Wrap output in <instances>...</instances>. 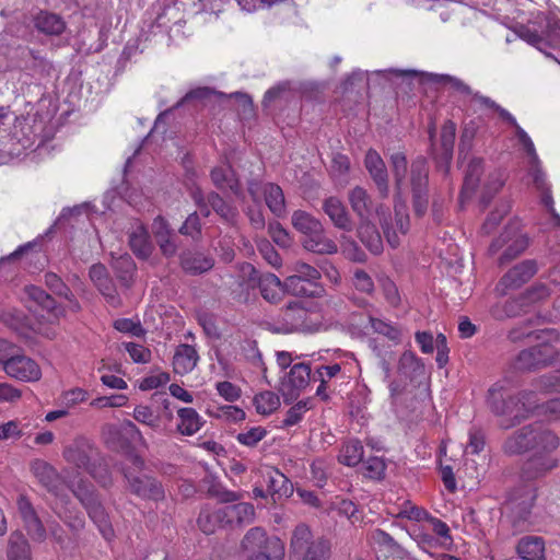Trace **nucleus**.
Wrapping results in <instances>:
<instances>
[{
  "instance_id": "28",
  "label": "nucleus",
  "mask_w": 560,
  "mask_h": 560,
  "mask_svg": "<svg viewBox=\"0 0 560 560\" xmlns=\"http://www.w3.org/2000/svg\"><path fill=\"white\" fill-rule=\"evenodd\" d=\"M258 288L264 300L273 304L279 303L285 294L284 281L270 272L259 276Z\"/></svg>"
},
{
  "instance_id": "17",
  "label": "nucleus",
  "mask_w": 560,
  "mask_h": 560,
  "mask_svg": "<svg viewBox=\"0 0 560 560\" xmlns=\"http://www.w3.org/2000/svg\"><path fill=\"white\" fill-rule=\"evenodd\" d=\"M322 209L332 225L341 231L351 232L354 228L351 215L345 203L336 196L323 200Z\"/></svg>"
},
{
  "instance_id": "40",
  "label": "nucleus",
  "mask_w": 560,
  "mask_h": 560,
  "mask_svg": "<svg viewBox=\"0 0 560 560\" xmlns=\"http://www.w3.org/2000/svg\"><path fill=\"white\" fill-rule=\"evenodd\" d=\"M501 119L514 128L515 136L520 144L523 147V149L529 156V161L532 160L533 162H538V155L536 153V149L532 139L529 138L527 132L517 124L515 117L508 110H502Z\"/></svg>"
},
{
  "instance_id": "4",
  "label": "nucleus",
  "mask_w": 560,
  "mask_h": 560,
  "mask_svg": "<svg viewBox=\"0 0 560 560\" xmlns=\"http://www.w3.org/2000/svg\"><path fill=\"white\" fill-rule=\"evenodd\" d=\"M144 459L133 453L128 454L124 463L116 464L122 474L127 489L132 494L147 500H163L165 492L162 483L144 472Z\"/></svg>"
},
{
  "instance_id": "47",
  "label": "nucleus",
  "mask_w": 560,
  "mask_h": 560,
  "mask_svg": "<svg viewBox=\"0 0 560 560\" xmlns=\"http://www.w3.org/2000/svg\"><path fill=\"white\" fill-rule=\"evenodd\" d=\"M25 299L33 301L35 304L40 306L48 312H52L57 315V307L55 300L46 293L42 288L37 285H26L23 290Z\"/></svg>"
},
{
  "instance_id": "16",
  "label": "nucleus",
  "mask_w": 560,
  "mask_h": 560,
  "mask_svg": "<svg viewBox=\"0 0 560 560\" xmlns=\"http://www.w3.org/2000/svg\"><path fill=\"white\" fill-rule=\"evenodd\" d=\"M16 505L28 536L34 541L43 542L47 537V532L30 499L25 495H20Z\"/></svg>"
},
{
  "instance_id": "7",
  "label": "nucleus",
  "mask_w": 560,
  "mask_h": 560,
  "mask_svg": "<svg viewBox=\"0 0 560 560\" xmlns=\"http://www.w3.org/2000/svg\"><path fill=\"white\" fill-rule=\"evenodd\" d=\"M539 343L521 350L513 361V365L517 371H536L547 368L556 362L557 350L552 347L548 336Z\"/></svg>"
},
{
  "instance_id": "43",
  "label": "nucleus",
  "mask_w": 560,
  "mask_h": 560,
  "mask_svg": "<svg viewBox=\"0 0 560 560\" xmlns=\"http://www.w3.org/2000/svg\"><path fill=\"white\" fill-rule=\"evenodd\" d=\"M208 202L211 209L220 215L222 220L230 224H234L238 217L237 209L228 203L218 192L208 194Z\"/></svg>"
},
{
  "instance_id": "8",
  "label": "nucleus",
  "mask_w": 560,
  "mask_h": 560,
  "mask_svg": "<svg viewBox=\"0 0 560 560\" xmlns=\"http://www.w3.org/2000/svg\"><path fill=\"white\" fill-rule=\"evenodd\" d=\"M73 493L85 508L90 518L98 527L103 537L105 539H110L113 536V529L108 522V516L102 506L93 487L80 483L73 490Z\"/></svg>"
},
{
  "instance_id": "23",
  "label": "nucleus",
  "mask_w": 560,
  "mask_h": 560,
  "mask_svg": "<svg viewBox=\"0 0 560 560\" xmlns=\"http://www.w3.org/2000/svg\"><path fill=\"white\" fill-rule=\"evenodd\" d=\"M31 470L43 487L50 493L59 495L60 477L50 464L43 459H35L31 464Z\"/></svg>"
},
{
  "instance_id": "10",
  "label": "nucleus",
  "mask_w": 560,
  "mask_h": 560,
  "mask_svg": "<svg viewBox=\"0 0 560 560\" xmlns=\"http://www.w3.org/2000/svg\"><path fill=\"white\" fill-rule=\"evenodd\" d=\"M528 246V238L512 230H505L498 238H495L490 247L489 253L495 255L503 249L499 264L504 265L518 257Z\"/></svg>"
},
{
  "instance_id": "32",
  "label": "nucleus",
  "mask_w": 560,
  "mask_h": 560,
  "mask_svg": "<svg viewBox=\"0 0 560 560\" xmlns=\"http://www.w3.org/2000/svg\"><path fill=\"white\" fill-rule=\"evenodd\" d=\"M178 423L177 431L182 435L191 436L196 434L205 424L202 417L190 407L179 408L177 410Z\"/></svg>"
},
{
  "instance_id": "61",
  "label": "nucleus",
  "mask_w": 560,
  "mask_h": 560,
  "mask_svg": "<svg viewBox=\"0 0 560 560\" xmlns=\"http://www.w3.org/2000/svg\"><path fill=\"white\" fill-rule=\"evenodd\" d=\"M57 515L72 529L80 530L84 527V518L78 513H72L68 509H59L58 503L54 508Z\"/></svg>"
},
{
  "instance_id": "33",
  "label": "nucleus",
  "mask_w": 560,
  "mask_h": 560,
  "mask_svg": "<svg viewBox=\"0 0 560 560\" xmlns=\"http://www.w3.org/2000/svg\"><path fill=\"white\" fill-rule=\"evenodd\" d=\"M348 200L352 211L360 220L369 219L372 214V199L368 191L360 186H355L348 194Z\"/></svg>"
},
{
  "instance_id": "56",
  "label": "nucleus",
  "mask_w": 560,
  "mask_h": 560,
  "mask_svg": "<svg viewBox=\"0 0 560 560\" xmlns=\"http://www.w3.org/2000/svg\"><path fill=\"white\" fill-rule=\"evenodd\" d=\"M85 471H88L103 487H108L113 483L112 474L108 467L101 462L97 463L96 459Z\"/></svg>"
},
{
  "instance_id": "55",
  "label": "nucleus",
  "mask_w": 560,
  "mask_h": 560,
  "mask_svg": "<svg viewBox=\"0 0 560 560\" xmlns=\"http://www.w3.org/2000/svg\"><path fill=\"white\" fill-rule=\"evenodd\" d=\"M304 282L295 276H289L284 280V293H290L295 296H311L313 292L306 287Z\"/></svg>"
},
{
  "instance_id": "14",
  "label": "nucleus",
  "mask_w": 560,
  "mask_h": 560,
  "mask_svg": "<svg viewBox=\"0 0 560 560\" xmlns=\"http://www.w3.org/2000/svg\"><path fill=\"white\" fill-rule=\"evenodd\" d=\"M308 312L300 302H289L277 315V331L290 334L296 330H304L308 327L306 319Z\"/></svg>"
},
{
  "instance_id": "35",
  "label": "nucleus",
  "mask_w": 560,
  "mask_h": 560,
  "mask_svg": "<svg viewBox=\"0 0 560 560\" xmlns=\"http://www.w3.org/2000/svg\"><path fill=\"white\" fill-rule=\"evenodd\" d=\"M341 372V366L338 363H334L330 365H322L315 370L313 373V381L319 382V385L316 389V396L322 400H328V384L329 382L336 377Z\"/></svg>"
},
{
  "instance_id": "52",
  "label": "nucleus",
  "mask_w": 560,
  "mask_h": 560,
  "mask_svg": "<svg viewBox=\"0 0 560 560\" xmlns=\"http://www.w3.org/2000/svg\"><path fill=\"white\" fill-rule=\"evenodd\" d=\"M267 435V430L262 427H253L242 431L236 435V441L247 447H255Z\"/></svg>"
},
{
  "instance_id": "42",
  "label": "nucleus",
  "mask_w": 560,
  "mask_h": 560,
  "mask_svg": "<svg viewBox=\"0 0 560 560\" xmlns=\"http://www.w3.org/2000/svg\"><path fill=\"white\" fill-rule=\"evenodd\" d=\"M398 373L404 378L413 381L424 373V365L412 352L406 351L399 359Z\"/></svg>"
},
{
  "instance_id": "1",
  "label": "nucleus",
  "mask_w": 560,
  "mask_h": 560,
  "mask_svg": "<svg viewBox=\"0 0 560 560\" xmlns=\"http://www.w3.org/2000/svg\"><path fill=\"white\" fill-rule=\"evenodd\" d=\"M390 165L396 189L394 199L396 229L390 223L387 209L382 205L375 208V212L380 219L386 241L395 248L400 243L398 233L405 235L410 225L407 205L402 197L407 172L409 171L413 212L417 217L421 218L427 213L429 207V165L423 156H417L408 168L407 158L402 152L392 154Z\"/></svg>"
},
{
  "instance_id": "48",
  "label": "nucleus",
  "mask_w": 560,
  "mask_h": 560,
  "mask_svg": "<svg viewBox=\"0 0 560 560\" xmlns=\"http://www.w3.org/2000/svg\"><path fill=\"white\" fill-rule=\"evenodd\" d=\"M363 445L359 440H350L342 446L339 462L349 467L357 466L363 458Z\"/></svg>"
},
{
  "instance_id": "39",
  "label": "nucleus",
  "mask_w": 560,
  "mask_h": 560,
  "mask_svg": "<svg viewBox=\"0 0 560 560\" xmlns=\"http://www.w3.org/2000/svg\"><path fill=\"white\" fill-rule=\"evenodd\" d=\"M501 119L514 128L515 136L520 144L523 147V149L529 156V161L532 160L533 162H538V155L536 153V149L532 139L529 138L527 132L517 124L515 117L508 110H502Z\"/></svg>"
},
{
  "instance_id": "6",
  "label": "nucleus",
  "mask_w": 560,
  "mask_h": 560,
  "mask_svg": "<svg viewBox=\"0 0 560 560\" xmlns=\"http://www.w3.org/2000/svg\"><path fill=\"white\" fill-rule=\"evenodd\" d=\"M242 548L252 553L247 560H269L284 555L280 538L269 537L262 527L250 528L242 540Z\"/></svg>"
},
{
  "instance_id": "3",
  "label": "nucleus",
  "mask_w": 560,
  "mask_h": 560,
  "mask_svg": "<svg viewBox=\"0 0 560 560\" xmlns=\"http://www.w3.org/2000/svg\"><path fill=\"white\" fill-rule=\"evenodd\" d=\"M487 404L491 412L499 417V427L512 429L527 420L539 407L536 390L524 389L512 394L504 382L494 383L488 390Z\"/></svg>"
},
{
  "instance_id": "27",
  "label": "nucleus",
  "mask_w": 560,
  "mask_h": 560,
  "mask_svg": "<svg viewBox=\"0 0 560 560\" xmlns=\"http://www.w3.org/2000/svg\"><path fill=\"white\" fill-rule=\"evenodd\" d=\"M34 27L45 35L58 36L66 30L63 19L49 11H39L33 19Z\"/></svg>"
},
{
  "instance_id": "49",
  "label": "nucleus",
  "mask_w": 560,
  "mask_h": 560,
  "mask_svg": "<svg viewBox=\"0 0 560 560\" xmlns=\"http://www.w3.org/2000/svg\"><path fill=\"white\" fill-rule=\"evenodd\" d=\"M373 539L387 548L392 556L397 557L400 560H417L411 557L401 546H399L394 538L382 529H377L373 534Z\"/></svg>"
},
{
  "instance_id": "37",
  "label": "nucleus",
  "mask_w": 560,
  "mask_h": 560,
  "mask_svg": "<svg viewBox=\"0 0 560 560\" xmlns=\"http://www.w3.org/2000/svg\"><path fill=\"white\" fill-rule=\"evenodd\" d=\"M112 267L121 284L129 288L133 282L136 271V264L131 256L125 253L115 257L112 254Z\"/></svg>"
},
{
  "instance_id": "46",
  "label": "nucleus",
  "mask_w": 560,
  "mask_h": 560,
  "mask_svg": "<svg viewBox=\"0 0 560 560\" xmlns=\"http://www.w3.org/2000/svg\"><path fill=\"white\" fill-rule=\"evenodd\" d=\"M199 528L207 535L213 534L218 528H223L219 506L205 508L201 510L198 520Z\"/></svg>"
},
{
  "instance_id": "13",
  "label": "nucleus",
  "mask_w": 560,
  "mask_h": 560,
  "mask_svg": "<svg viewBox=\"0 0 560 560\" xmlns=\"http://www.w3.org/2000/svg\"><path fill=\"white\" fill-rule=\"evenodd\" d=\"M3 371L11 378L25 383L38 382L42 378V369L38 363L20 351L15 352Z\"/></svg>"
},
{
  "instance_id": "30",
  "label": "nucleus",
  "mask_w": 560,
  "mask_h": 560,
  "mask_svg": "<svg viewBox=\"0 0 560 560\" xmlns=\"http://www.w3.org/2000/svg\"><path fill=\"white\" fill-rule=\"evenodd\" d=\"M129 246L132 253L140 259H147L152 254L153 245L147 229L142 224H137L132 228L129 234Z\"/></svg>"
},
{
  "instance_id": "20",
  "label": "nucleus",
  "mask_w": 560,
  "mask_h": 560,
  "mask_svg": "<svg viewBox=\"0 0 560 560\" xmlns=\"http://www.w3.org/2000/svg\"><path fill=\"white\" fill-rule=\"evenodd\" d=\"M223 526L248 524L255 517V510L250 503L241 502L231 505L219 506Z\"/></svg>"
},
{
  "instance_id": "21",
  "label": "nucleus",
  "mask_w": 560,
  "mask_h": 560,
  "mask_svg": "<svg viewBox=\"0 0 560 560\" xmlns=\"http://www.w3.org/2000/svg\"><path fill=\"white\" fill-rule=\"evenodd\" d=\"M302 245L306 250L320 255H332L338 252L336 242L327 236L323 223L316 232L302 238Z\"/></svg>"
},
{
  "instance_id": "57",
  "label": "nucleus",
  "mask_w": 560,
  "mask_h": 560,
  "mask_svg": "<svg viewBox=\"0 0 560 560\" xmlns=\"http://www.w3.org/2000/svg\"><path fill=\"white\" fill-rule=\"evenodd\" d=\"M550 295V290L545 284H534L521 296L527 306L544 301Z\"/></svg>"
},
{
  "instance_id": "41",
  "label": "nucleus",
  "mask_w": 560,
  "mask_h": 560,
  "mask_svg": "<svg viewBox=\"0 0 560 560\" xmlns=\"http://www.w3.org/2000/svg\"><path fill=\"white\" fill-rule=\"evenodd\" d=\"M266 482L272 494L289 497L293 492L292 482L277 468H269L267 470Z\"/></svg>"
},
{
  "instance_id": "54",
  "label": "nucleus",
  "mask_w": 560,
  "mask_h": 560,
  "mask_svg": "<svg viewBox=\"0 0 560 560\" xmlns=\"http://www.w3.org/2000/svg\"><path fill=\"white\" fill-rule=\"evenodd\" d=\"M505 176L501 171H494L489 174L488 180L485 184V194L482 196L483 202H489L491 197L498 192L504 185Z\"/></svg>"
},
{
  "instance_id": "60",
  "label": "nucleus",
  "mask_w": 560,
  "mask_h": 560,
  "mask_svg": "<svg viewBox=\"0 0 560 560\" xmlns=\"http://www.w3.org/2000/svg\"><path fill=\"white\" fill-rule=\"evenodd\" d=\"M133 418L142 423L145 424L152 429H155L159 427V416L154 415L153 410L143 405H139L133 409Z\"/></svg>"
},
{
  "instance_id": "62",
  "label": "nucleus",
  "mask_w": 560,
  "mask_h": 560,
  "mask_svg": "<svg viewBox=\"0 0 560 560\" xmlns=\"http://www.w3.org/2000/svg\"><path fill=\"white\" fill-rule=\"evenodd\" d=\"M122 347L135 363H148L151 360V351L141 345L124 342Z\"/></svg>"
},
{
  "instance_id": "58",
  "label": "nucleus",
  "mask_w": 560,
  "mask_h": 560,
  "mask_svg": "<svg viewBox=\"0 0 560 560\" xmlns=\"http://www.w3.org/2000/svg\"><path fill=\"white\" fill-rule=\"evenodd\" d=\"M114 327L120 332L129 334L135 337H142L145 334V330L141 326L140 322H136L131 318H119L114 322Z\"/></svg>"
},
{
  "instance_id": "38",
  "label": "nucleus",
  "mask_w": 560,
  "mask_h": 560,
  "mask_svg": "<svg viewBox=\"0 0 560 560\" xmlns=\"http://www.w3.org/2000/svg\"><path fill=\"white\" fill-rule=\"evenodd\" d=\"M483 172V160L479 158L472 159L467 167L463 189L462 198H469L478 188L480 183V176Z\"/></svg>"
},
{
  "instance_id": "64",
  "label": "nucleus",
  "mask_w": 560,
  "mask_h": 560,
  "mask_svg": "<svg viewBox=\"0 0 560 560\" xmlns=\"http://www.w3.org/2000/svg\"><path fill=\"white\" fill-rule=\"evenodd\" d=\"M534 385L540 392L556 393L560 390V377L555 374L542 375L535 381Z\"/></svg>"
},
{
  "instance_id": "26",
  "label": "nucleus",
  "mask_w": 560,
  "mask_h": 560,
  "mask_svg": "<svg viewBox=\"0 0 560 560\" xmlns=\"http://www.w3.org/2000/svg\"><path fill=\"white\" fill-rule=\"evenodd\" d=\"M198 352L194 346L182 343L176 347L173 357V369L176 374L186 375L197 365Z\"/></svg>"
},
{
  "instance_id": "12",
  "label": "nucleus",
  "mask_w": 560,
  "mask_h": 560,
  "mask_svg": "<svg viewBox=\"0 0 560 560\" xmlns=\"http://www.w3.org/2000/svg\"><path fill=\"white\" fill-rule=\"evenodd\" d=\"M311 381H313L311 366L306 363L294 364L280 384V392L284 400L296 399Z\"/></svg>"
},
{
  "instance_id": "34",
  "label": "nucleus",
  "mask_w": 560,
  "mask_h": 560,
  "mask_svg": "<svg viewBox=\"0 0 560 560\" xmlns=\"http://www.w3.org/2000/svg\"><path fill=\"white\" fill-rule=\"evenodd\" d=\"M7 558L8 560H32L31 545L22 532L14 530L10 534Z\"/></svg>"
},
{
  "instance_id": "18",
  "label": "nucleus",
  "mask_w": 560,
  "mask_h": 560,
  "mask_svg": "<svg viewBox=\"0 0 560 560\" xmlns=\"http://www.w3.org/2000/svg\"><path fill=\"white\" fill-rule=\"evenodd\" d=\"M364 165L375 183L382 198L389 195L388 173L381 155L373 149H370L364 159Z\"/></svg>"
},
{
  "instance_id": "44",
  "label": "nucleus",
  "mask_w": 560,
  "mask_h": 560,
  "mask_svg": "<svg viewBox=\"0 0 560 560\" xmlns=\"http://www.w3.org/2000/svg\"><path fill=\"white\" fill-rule=\"evenodd\" d=\"M266 205L277 217H281L285 211L284 195L279 185L269 183L264 188Z\"/></svg>"
},
{
  "instance_id": "63",
  "label": "nucleus",
  "mask_w": 560,
  "mask_h": 560,
  "mask_svg": "<svg viewBox=\"0 0 560 560\" xmlns=\"http://www.w3.org/2000/svg\"><path fill=\"white\" fill-rule=\"evenodd\" d=\"M365 476L371 479H381L385 475L386 465L381 457H370L364 463Z\"/></svg>"
},
{
  "instance_id": "36",
  "label": "nucleus",
  "mask_w": 560,
  "mask_h": 560,
  "mask_svg": "<svg viewBox=\"0 0 560 560\" xmlns=\"http://www.w3.org/2000/svg\"><path fill=\"white\" fill-rule=\"evenodd\" d=\"M358 236L373 254H380L383 250L382 237L376 226L370 221V218L360 220Z\"/></svg>"
},
{
  "instance_id": "22",
  "label": "nucleus",
  "mask_w": 560,
  "mask_h": 560,
  "mask_svg": "<svg viewBox=\"0 0 560 560\" xmlns=\"http://www.w3.org/2000/svg\"><path fill=\"white\" fill-rule=\"evenodd\" d=\"M182 269L191 276H197L211 270L214 259L201 252L187 250L179 256Z\"/></svg>"
},
{
  "instance_id": "5",
  "label": "nucleus",
  "mask_w": 560,
  "mask_h": 560,
  "mask_svg": "<svg viewBox=\"0 0 560 560\" xmlns=\"http://www.w3.org/2000/svg\"><path fill=\"white\" fill-rule=\"evenodd\" d=\"M290 552L298 560H328L331 556V544L324 536L314 538L311 528L301 523L292 532Z\"/></svg>"
},
{
  "instance_id": "11",
  "label": "nucleus",
  "mask_w": 560,
  "mask_h": 560,
  "mask_svg": "<svg viewBox=\"0 0 560 560\" xmlns=\"http://www.w3.org/2000/svg\"><path fill=\"white\" fill-rule=\"evenodd\" d=\"M546 317L535 315L515 324L506 335V338L513 342L518 343L525 339L533 338L534 340H542L548 336V340H558L559 336L553 329H537L536 327L545 323Z\"/></svg>"
},
{
  "instance_id": "51",
  "label": "nucleus",
  "mask_w": 560,
  "mask_h": 560,
  "mask_svg": "<svg viewBox=\"0 0 560 560\" xmlns=\"http://www.w3.org/2000/svg\"><path fill=\"white\" fill-rule=\"evenodd\" d=\"M517 36L528 43L529 45L538 48L547 57L556 59L551 54L546 52L542 48L544 38L541 35V28L530 27V25H521L515 30Z\"/></svg>"
},
{
  "instance_id": "53",
  "label": "nucleus",
  "mask_w": 560,
  "mask_h": 560,
  "mask_svg": "<svg viewBox=\"0 0 560 560\" xmlns=\"http://www.w3.org/2000/svg\"><path fill=\"white\" fill-rule=\"evenodd\" d=\"M292 270L294 271L293 276L300 278L304 282H307V284H316L320 279V271L303 261H296L293 265Z\"/></svg>"
},
{
  "instance_id": "24",
  "label": "nucleus",
  "mask_w": 560,
  "mask_h": 560,
  "mask_svg": "<svg viewBox=\"0 0 560 560\" xmlns=\"http://www.w3.org/2000/svg\"><path fill=\"white\" fill-rule=\"evenodd\" d=\"M529 24L538 25L541 28L542 47L560 49V20L538 13Z\"/></svg>"
},
{
  "instance_id": "31",
  "label": "nucleus",
  "mask_w": 560,
  "mask_h": 560,
  "mask_svg": "<svg viewBox=\"0 0 560 560\" xmlns=\"http://www.w3.org/2000/svg\"><path fill=\"white\" fill-rule=\"evenodd\" d=\"M210 177L218 189L224 190L229 188L235 196H242L240 180L235 177L234 171L230 166H217L212 168Z\"/></svg>"
},
{
  "instance_id": "2",
  "label": "nucleus",
  "mask_w": 560,
  "mask_h": 560,
  "mask_svg": "<svg viewBox=\"0 0 560 560\" xmlns=\"http://www.w3.org/2000/svg\"><path fill=\"white\" fill-rule=\"evenodd\" d=\"M559 447V435L538 422L515 430L502 445L509 455L529 454L521 468L522 478L529 481L546 477L559 466L555 455Z\"/></svg>"
},
{
  "instance_id": "15",
  "label": "nucleus",
  "mask_w": 560,
  "mask_h": 560,
  "mask_svg": "<svg viewBox=\"0 0 560 560\" xmlns=\"http://www.w3.org/2000/svg\"><path fill=\"white\" fill-rule=\"evenodd\" d=\"M63 458L78 469L86 470L96 459V450L85 438H77L63 450Z\"/></svg>"
},
{
  "instance_id": "59",
  "label": "nucleus",
  "mask_w": 560,
  "mask_h": 560,
  "mask_svg": "<svg viewBox=\"0 0 560 560\" xmlns=\"http://www.w3.org/2000/svg\"><path fill=\"white\" fill-rule=\"evenodd\" d=\"M257 247L260 255L270 266L279 268L282 265V259L279 253L275 249V247L271 245L269 241H259Z\"/></svg>"
},
{
  "instance_id": "29",
  "label": "nucleus",
  "mask_w": 560,
  "mask_h": 560,
  "mask_svg": "<svg viewBox=\"0 0 560 560\" xmlns=\"http://www.w3.org/2000/svg\"><path fill=\"white\" fill-rule=\"evenodd\" d=\"M545 540L540 536H524L516 545V553L522 560H546Z\"/></svg>"
},
{
  "instance_id": "19",
  "label": "nucleus",
  "mask_w": 560,
  "mask_h": 560,
  "mask_svg": "<svg viewBox=\"0 0 560 560\" xmlns=\"http://www.w3.org/2000/svg\"><path fill=\"white\" fill-rule=\"evenodd\" d=\"M528 175L532 176L533 183L538 191L541 194V203L548 209L551 217L555 219L556 224L560 226V215L553 207V198L551 195L550 186L546 180V174L540 168V162L529 161Z\"/></svg>"
},
{
  "instance_id": "50",
  "label": "nucleus",
  "mask_w": 560,
  "mask_h": 560,
  "mask_svg": "<svg viewBox=\"0 0 560 560\" xmlns=\"http://www.w3.org/2000/svg\"><path fill=\"white\" fill-rule=\"evenodd\" d=\"M254 405L259 415H270L280 407V399L273 392H262L254 397Z\"/></svg>"
},
{
  "instance_id": "45",
  "label": "nucleus",
  "mask_w": 560,
  "mask_h": 560,
  "mask_svg": "<svg viewBox=\"0 0 560 560\" xmlns=\"http://www.w3.org/2000/svg\"><path fill=\"white\" fill-rule=\"evenodd\" d=\"M291 223L298 232L303 234V237L316 232L322 224L317 218L303 210H295L292 213Z\"/></svg>"
},
{
  "instance_id": "9",
  "label": "nucleus",
  "mask_w": 560,
  "mask_h": 560,
  "mask_svg": "<svg viewBox=\"0 0 560 560\" xmlns=\"http://www.w3.org/2000/svg\"><path fill=\"white\" fill-rule=\"evenodd\" d=\"M537 262L526 259L509 269L497 283L494 291L498 295L504 296L510 291L520 289L528 282L537 272Z\"/></svg>"
},
{
  "instance_id": "25",
  "label": "nucleus",
  "mask_w": 560,
  "mask_h": 560,
  "mask_svg": "<svg viewBox=\"0 0 560 560\" xmlns=\"http://www.w3.org/2000/svg\"><path fill=\"white\" fill-rule=\"evenodd\" d=\"M298 91L289 81L280 82L267 90L262 98V107L269 108L276 105H288L296 100Z\"/></svg>"
}]
</instances>
